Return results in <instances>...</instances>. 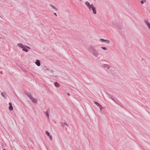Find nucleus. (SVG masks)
<instances>
[{
	"mask_svg": "<svg viewBox=\"0 0 150 150\" xmlns=\"http://www.w3.org/2000/svg\"><path fill=\"white\" fill-rule=\"evenodd\" d=\"M50 109H48L46 111H44L43 112L45 113L48 120L49 119V113L50 112Z\"/></svg>",
	"mask_w": 150,
	"mask_h": 150,
	"instance_id": "nucleus-5",
	"label": "nucleus"
},
{
	"mask_svg": "<svg viewBox=\"0 0 150 150\" xmlns=\"http://www.w3.org/2000/svg\"><path fill=\"white\" fill-rule=\"evenodd\" d=\"M49 6L51 7V8L54 9L56 11H57L58 10L57 8L54 5L51 4H50L49 5Z\"/></svg>",
	"mask_w": 150,
	"mask_h": 150,
	"instance_id": "nucleus-9",
	"label": "nucleus"
},
{
	"mask_svg": "<svg viewBox=\"0 0 150 150\" xmlns=\"http://www.w3.org/2000/svg\"><path fill=\"white\" fill-rule=\"evenodd\" d=\"M1 95L4 98H6V94L5 92H2L1 93Z\"/></svg>",
	"mask_w": 150,
	"mask_h": 150,
	"instance_id": "nucleus-15",
	"label": "nucleus"
},
{
	"mask_svg": "<svg viewBox=\"0 0 150 150\" xmlns=\"http://www.w3.org/2000/svg\"><path fill=\"white\" fill-rule=\"evenodd\" d=\"M25 47L26 48H27L28 49H31V48L25 45Z\"/></svg>",
	"mask_w": 150,
	"mask_h": 150,
	"instance_id": "nucleus-24",
	"label": "nucleus"
},
{
	"mask_svg": "<svg viewBox=\"0 0 150 150\" xmlns=\"http://www.w3.org/2000/svg\"><path fill=\"white\" fill-rule=\"evenodd\" d=\"M85 4L87 6V7L88 8L89 10H90L92 8L94 5L93 4H90L88 1H86L85 2Z\"/></svg>",
	"mask_w": 150,
	"mask_h": 150,
	"instance_id": "nucleus-3",
	"label": "nucleus"
},
{
	"mask_svg": "<svg viewBox=\"0 0 150 150\" xmlns=\"http://www.w3.org/2000/svg\"><path fill=\"white\" fill-rule=\"evenodd\" d=\"M49 138H50V139L52 140V136H51V135H50L49 136H48Z\"/></svg>",
	"mask_w": 150,
	"mask_h": 150,
	"instance_id": "nucleus-25",
	"label": "nucleus"
},
{
	"mask_svg": "<svg viewBox=\"0 0 150 150\" xmlns=\"http://www.w3.org/2000/svg\"><path fill=\"white\" fill-rule=\"evenodd\" d=\"M35 64L38 66H40V61L39 60H37L35 62Z\"/></svg>",
	"mask_w": 150,
	"mask_h": 150,
	"instance_id": "nucleus-13",
	"label": "nucleus"
},
{
	"mask_svg": "<svg viewBox=\"0 0 150 150\" xmlns=\"http://www.w3.org/2000/svg\"><path fill=\"white\" fill-rule=\"evenodd\" d=\"M101 48L104 50H107V48L105 47H101Z\"/></svg>",
	"mask_w": 150,
	"mask_h": 150,
	"instance_id": "nucleus-21",
	"label": "nucleus"
},
{
	"mask_svg": "<svg viewBox=\"0 0 150 150\" xmlns=\"http://www.w3.org/2000/svg\"><path fill=\"white\" fill-rule=\"evenodd\" d=\"M80 1H82V0H79Z\"/></svg>",
	"mask_w": 150,
	"mask_h": 150,
	"instance_id": "nucleus-30",
	"label": "nucleus"
},
{
	"mask_svg": "<svg viewBox=\"0 0 150 150\" xmlns=\"http://www.w3.org/2000/svg\"><path fill=\"white\" fill-rule=\"evenodd\" d=\"M87 50L88 52L91 54L95 57H97L99 55L98 52L91 45H88L87 47Z\"/></svg>",
	"mask_w": 150,
	"mask_h": 150,
	"instance_id": "nucleus-1",
	"label": "nucleus"
},
{
	"mask_svg": "<svg viewBox=\"0 0 150 150\" xmlns=\"http://www.w3.org/2000/svg\"><path fill=\"white\" fill-rule=\"evenodd\" d=\"M46 133L47 134L48 136H49L50 135V133L47 131H46Z\"/></svg>",
	"mask_w": 150,
	"mask_h": 150,
	"instance_id": "nucleus-22",
	"label": "nucleus"
},
{
	"mask_svg": "<svg viewBox=\"0 0 150 150\" xmlns=\"http://www.w3.org/2000/svg\"><path fill=\"white\" fill-rule=\"evenodd\" d=\"M96 8L95 7H94V6L91 9L93 11V13L94 14H96Z\"/></svg>",
	"mask_w": 150,
	"mask_h": 150,
	"instance_id": "nucleus-12",
	"label": "nucleus"
},
{
	"mask_svg": "<svg viewBox=\"0 0 150 150\" xmlns=\"http://www.w3.org/2000/svg\"><path fill=\"white\" fill-rule=\"evenodd\" d=\"M0 73H1V74H2V71H1L0 72Z\"/></svg>",
	"mask_w": 150,
	"mask_h": 150,
	"instance_id": "nucleus-29",
	"label": "nucleus"
},
{
	"mask_svg": "<svg viewBox=\"0 0 150 150\" xmlns=\"http://www.w3.org/2000/svg\"><path fill=\"white\" fill-rule=\"evenodd\" d=\"M67 94L68 96H70V94H69V93H67Z\"/></svg>",
	"mask_w": 150,
	"mask_h": 150,
	"instance_id": "nucleus-28",
	"label": "nucleus"
},
{
	"mask_svg": "<svg viewBox=\"0 0 150 150\" xmlns=\"http://www.w3.org/2000/svg\"><path fill=\"white\" fill-rule=\"evenodd\" d=\"M99 41L102 42H105L107 45L109 44L110 42V41L109 40H105L104 39L102 38L100 39H99Z\"/></svg>",
	"mask_w": 150,
	"mask_h": 150,
	"instance_id": "nucleus-4",
	"label": "nucleus"
},
{
	"mask_svg": "<svg viewBox=\"0 0 150 150\" xmlns=\"http://www.w3.org/2000/svg\"><path fill=\"white\" fill-rule=\"evenodd\" d=\"M64 125H66L68 127H69L68 125L67 124L66 122H64V123H63L62 124V126H64Z\"/></svg>",
	"mask_w": 150,
	"mask_h": 150,
	"instance_id": "nucleus-19",
	"label": "nucleus"
},
{
	"mask_svg": "<svg viewBox=\"0 0 150 150\" xmlns=\"http://www.w3.org/2000/svg\"><path fill=\"white\" fill-rule=\"evenodd\" d=\"M54 71H53L50 70L48 71V74L49 75L51 76H52L54 75L53 74Z\"/></svg>",
	"mask_w": 150,
	"mask_h": 150,
	"instance_id": "nucleus-7",
	"label": "nucleus"
},
{
	"mask_svg": "<svg viewBox=\"0 0 150 150\" xmlns=\"http://www.w3.org/2000/svg\"><path fill=\"white\" fill-rule=\"evenodd\" d=\"M144 22L146 25L147 26L148 28L150 29V23H149L148 21L146 20H144Z\"/></svg>",
	"mask_w": 150,
	"mask_h": 150,
	"instance_id": "nucleus-6",
	"label": "nucleus"
},
{
	"mask_svg": "<svg viewBox=\"0 0 150 150\" xmlns=\"http://www.w3.org/2000/svg\"><path fill=\"white\" fill-rule=\"evenodd\" d=\"M94 103L96 105L98 106L99 107L101 105L98 103V102L94 101Z\"/></svg>",
	"mask_w": 150,
	"mask_h": 150,
	"instance_id": "nucleus-17",
	"label": "nucleus"
},
{
	"mask_svg": "<svg viewBox=\"0 0 150 150\" xmlns=\"http://www.w3.org/2000/svg\"><path fill=\"white\" fill-rule=\"evenodd\" d=\"M9 107L8 108L9 110L11 111L13 109V108L12 106V103H9Z\"/></svg>",
	"mask_w": 150,
	"mask_h": 150,
	"instance_id": "nucleus-11",
	"label": "nucleus"
},
{
	"mask_svg": "<svg viewBox=\"0 0 150 150\" xmlns=\"http://www.w3.org/2000/svg\"><path fill=\"white\" fill-rule=\"evenodd\" d=\"M54 14L55 16H57V13H54Z\"/></svg>",
	"mask_w": 150,
	"mask_h": 150,
	"instance_id": "nucleus-27",
	"label": "nucleus"
},
{
	"mask_svg": "<svg viewBox=\"0 0 150 150\" xmlns=\"http://www.w3.org/2000/svg\"><path fill=\"white\" fill-rule=\"evenodd\" d=\"M17 46L20 48H22V49L24 47H25V46L23 45L22 44L20 43H18L17 44Z\"/></svg>",
	"mask_w": 150,
	"mask_h": 150,
	"instance_id": "nucleus-10",
	"label": "nucleus"
},
{
	"mask_svg": "<svg viewBox=\"0 0 150 150\" xmlns=\"http://www.w3.org/2000/svg\"><path fill=\"white\" fill-rule=\"evenodd\" d=\"M54 86L57 87H59L60 85L57 82L54 83Z\"/></svg>",
	"mask_w": 150,
	"mask_h": 150,
	"instance_id": "nucleus-16",
	"label": "nucleus"
},
{
	"mask_svg": "<svg viewBox=\"0 0 150 150\" xmlns=\"http://www.w3.org/2000/svg\"><path fill=\"white\" fill-rule=\"evenodd\" d=\"M22 50L26 52H27L28 51V50L27 49H25V47L22 49Z\"/></svg>",
	"mask_w": 150,
	"mask_h": 150,
	"instance_id": "nucleus-18",
	"label": "nucleus"
},
{
	"mask_svg": "<svg viewBox=\"0 0 150 150\" xmlns=\"http://www.w3.org/2000/svg\"><path fill=\"white\" fill-rule=\"evenodd\" d=\"M99 107L100 108V110H102V108H103L102 106L101 105H100Z\"/></svg>",
	"mask_w": 150,
	"mask_h": 150,
	"instance_id": "nucleus-23",
	"label": "nucleus"
},
{
	"mask_svg": "<svg viewBox=\"0 0 150 150\" xmlns=\"http://www.w3.org/2000/svg\"><path fill=\"white\" fill-rule=\"evenodd\" d=\"M30 99L31 100V101L33 103H37V100L36 99L32 97Z\"/></svg>",
	"mask_w": 150,
	"mask_h": 150,
	"instance_id": "nucleus-8",
	"label": "nucleus"
},
{
	"mask_svg": "<svg viewBox=\"0 0 150 150\" xmlns=\"http://www.w3.org/2000/svg\"><path fill=\"white\" fill-rule=\"evenodd\" d=\"M146 1V0H141V3L142 4H143Z\"/></svg>",
	"mask_w": 150,
	"mask_h": 150,
	"instance_id": "nucleus-20",
	"label": "nucleus"
},
{
	"mask_svg": "<svg viewBox=\"0 0 150 150\" xmlns=\"http://www.w3.org/2000/svg\"><path fill=\"white\" fill-rule=\"evenodd\" d=\"M109 98L115 102V100L114 99H113V98H112L111 97H109Z\"/></svg>",
	"mask_w": 150,
	"mask_h": 150,
	"instance_id": "nucleus-26",
	"label": "nucleus"
},
{
	"mask_svg": "<svg viewBox=\"0 0 150 150\" xmlns=\"http://www.w3.org/2000/svg\"><path fill=\"white\" fill-rule=\"evenodd\" d=\"M4 150H5L4 149Z\"/></svg>",
	"mask_w": 150,
	"mask_h": 150,
	"instance_id": "nucleus-31",
	"label": "nucleus"
},
{
	"mask_svg": "<svg viewBox=\"0 0 150 150\" xmlns=\"http://www.w3.org/2000/svg\"><path fill=\"white\" fill-rule=\"evenodd\" d=\"M102 67L104 68L107 71L110 70V67L108 64H103L102 65Z\"/></svg>",
	"mask_w": 150,
	"mask_h": 150,
	"instance_id": "nucleus-2",
	"label": "nucleus"
},
{
	"mask_svg": "<svg viewBox=\"0 0 150 150\" xmlns=\"http://www.w3.org/2000/svg\"><path fill=\"white\" fill-rule=\"evenodd\" d=\"M25 94L30 99H31L33 97L32 96L31 94L29 92H26L25 93Z\"/></svg>",
	"mask_w": 150,
	"mask_h": 150,
	"instance_id": "nucleus-14",
	"label": "nucleus"
},
{
	"mask_svg": "<svg viewBox=\"0 0 150 150\" xmlns=\"http://www.w3.org/2000/svg\"><path fill=\"white\" fill-rule=\"evenodd\" d=\"M94 1H95L96 0H94Z\"/></svg>",
	"mask_w": 150,
	"mask_h": 150,
	"instance_id": "nucleus-32",
	"label": "nucleus"
}]
</instances>
